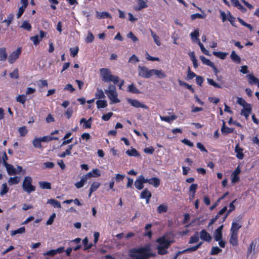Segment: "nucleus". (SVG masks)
Listing matches in <instances>:
<instances>
[{"label":"nucleus","instance_id":"11","mask_svg":"<svg viewBox=\"0 0 259 259\" xmlns=\"http://www.w3.org/2000/svg\"><path fill=\"white\" fill-rule=\"evenodd\" d=\"M153 75H155L160 79L165 78L166 76L163 70L156 69H152L151 77Z\"/></svg>","mask_w":259,"mask_h":259},{"label":"nucleus","instance_id":"62","mask_svg":"<svg viewBox=\"0 0 259 259\" xmlns=\"http://www.w3.org/2000/svg\"><path fill=\"white\" fill-rule=\"evenodd\" d=\"M204 18L205 16L204 15L198 13L194 14L191 16V18L192 20H195L197 18L203 19Z\"/></svg>","mask_w":259,"mask_h":259},{"label":"nucleus","instance_id":"48","mask_svg":"<svg viewBox=\"0 0 259 259\" xmlns=\"http://www.w3.org/2000/svg\"><path fill=\"white\" fill-rule=\"evenodd\" d=\"M237 102L238 104L242 106L243 108L249 106L250 104L246 103V102L242 98L238 97Z\"/></svg>","mask_w":259,"mask_h":259},{"label":"nucleus","instance_id":"31","mask_svg":"<svg viewBox=\"0 0 259 259\" xmlns=\"http://www.w3.org/2000/svg\"><path fill=\"white\" fill-rule=\"evenodd\" d=\"M140 197L142 199L151 198V193L148 190V189H145L141 192Z\"/></svg>","mask_w":259,"mask_h":259},{"label":"nucleus","instance_id":"12","mask_svg":"<svg viewBox=\"0 0 259 259\" xmlns=\"http://www.w3.org/2000/svg\"><path fill=\"white\" fill-rule=\"evenodd\" d=\"M40 36H38V35H36L34 36H32L30 37V39L33 41V44L36 45L39 44L40 41L41 39L45 36V33L42 30H40L39 31Z\"/></svg>","mask_w":259,"mask_h":259},{"label":"nucleus","instance_id":"9","mask_svg":"<svg viewBox=\"0 0 259 259\" xmlns=\"http://www.w3.org/2000/svg\"><path fill=\"white\" fill-rule=\"evenodd\" d=\"M65 251L64 247H60L56 249H52L47 251L43 253L44 256L50 255L51 256H54L57 254H60Z\"/></svg>","mask_w":259,"mask_h":259},{"label":"nucleus","instance_id":"22","mask_svg":"<svg viewBox=\"0 0 259 259\" xmlns=\"http://www.w3.org/2000/svg\"><path fill=\"white\" fill-rule=\"evenodd\" d=\"M230 58L231 60L236 63H240L241 61L240 57L234 51H232Z\"/></svg>","mask_w":259,"mask_h":259},{"label":"nucleus","instance_id":"43","mask_svg":"<svg viewBox=\"0 0 259 259\" xmlns=\"http://www.w3.org/2000/svg\"><path fill=\"white\" fill-rule=\"evenodd\" d=\"M203 244L202 242H199L197 245L182 251V252L194 251L198 249Z\"/></svg>","mask_w":259,"mask_h":259},{"label":"nucleus","instance_id":"21","mask_svg":"<svg viewBox=\"0 0 259 259\" xmlns=\"http://www.w3.org/2000/svg\"><path fill=\"white\" fill-rule=\"evenodd\" d=\"M177 116L175 115H172L170 116H160V118L162 121H164L168 123H171L172 121L176 119Z\"/></svg>","mask_w":259,"mask_h":259},{"label":"nucleus","instance_id":"54","mask_svg":"<svg viewBox=\"0 0 259 259\" xmlns=\"http://www.w3.org/2000/svg\"><path fill=\"white\" fill-rule=\"evenodd\" d=\"M207 80L208 84L213 86V87L219 89L222 88V86L219 84L216 83L215 81H214L213 79L210 78H207Z\"/></svg>","mask_w":259,"mask_h":259},{"label":"nucleus","instance_id":"8","mask_svg":"<svg viewBox=\"0 0 259 259\" xmlns=\"http://www.w3.org/2000/svg\"><path fill=\"white\" fill-rule=\"evenodd\" d=\"M21 53V50L20 48L12 52L9 56L8 61L10 64L13 63L19 57Z\"/></svg>","mask_w":259,"mask_h":259},{"label":"nucleus","instance_id":"1","mask_svg":"<svg viewBox=\"0 0 259 259\" xmlns=\"http://www.w3.org/2000/svg\"><path fill=\"white\" fill-rule=\"evenodd\" d=\"M130 256L135 259H148L156 256V253L152 252L151 245L147 244L144 246L131 249Z\"/></svg>","mask_w":259,"mask_h":259},{"label":"nucleus","instance_id":"13","mask_svg":"<svg viewBox=\"0 0 259 259\" xmlns=\"http://www.w3.org/2000/svg\"><path fill=\"white\" fill-rule=\"evenodd\" d=\"M223 225L220 226L215 231H214L213 237L215 240H219L222 239V230L223 229Z\"/></svg>","mask_w":259,"mask_h":259},{"label":"nucleus","instance_id":"18","mask_svg":"<svg viewBox=\"0 0 259 259\" xmlns=\"http://www.w3.org/2000/svg\"><path fill=\"white\" fill-rule=\"evenodd\" d=\"M96 17L97 19H103L106 18H112L111 15L107 12H98L96 11Z\"/></svg>","mask_w":259,"mask_h":259},{"label":"nucleus","instance_id":"4","mask_svg":"<svg viewBox=\"0 0 259 259\" xmlns=\"http://www.w3.org/2000/svg\"><path fill=\"white\" fill-rule=\"evenodd\" d=\"M105 92L110 99L111 103L116 104L120 102V100L117 98L118 94L115 85L110 84Z\"/></svg>","mask_w":259,"mask_h":259},{"label":"nucleus","instance_id":"28","mask_svg":"<svg viewBox=\"0 0 259 259\" xmlns=\"http://www.w3.org/2000/svg\"><path fill=\"white\" fill-rule=\"evenodd\" d=\"M149 184L153 185L155 188H157L160 184V180L156 177L150 179Z\"/></svg>","mask_w":259,"mask_h":259},{"label":"nucleus","instance_id":"7","mask_svg":"<svg viewBox=\"0 0 259 259\" xmlns=\"http://www.w3.org/2000/svg\"><path fill=\"white\" fill-rule=\"evenodd\" d=\"M127 101L129 104H130L132 106L135 108H142L145 109H148V107L145 105L144 104L140 102L138 100L136 99H127Z\"/></svg>","mask_w":259,"mask_h":259},{"label":"nucleus","instance_id":"49","mask_svg":"<svg viewBox=\"0 0 259 259\" xmlns=\"http://www.w3.org/2000/svg\"><path fill=\"white\" fill-rule=\"evenodd\" d=\"M14 19V15L13 14H9L7 18L4 20L3 22L7 24V26H8L12 23L13 20Z\"/></svg>","mask_w":259,"mask_h":259},{"label":"nucleus","instance_id":"32","mask_svg":"<svg viewBox=\"0 0 259 259\" xmlns=\"http://www.w3.org/2000/svg\"><path fill=\"white\" fill-rule=\"evenodd\" d=\"M213 54L215 56L221 59H225L228 54L227 53L222 52H213Z\"/></svg>","mask_w":259,"mask_h":259},{"label":"nucleus","instance_id":"17","mask_svg":"<svg viewBox=\"0 0 259 259\" xmlns=\"http://www.w3.org/2000/svg\"><path fill=\"white\" fill-rule=\"evenodd\" d=\"M235 152L236 153V157L239 159H242L244 157V154L243 153V149L237 144L235 146Z\"/></svg>","mask_w":259,"mask_h":259},{"label":"nucleus","instance_id":"15","mask_svg":"<svg viewBox=\"0 0 259 259\" xmlns=\"http://www.w3.org/2000/svg\"><path fill=\"white\" fill-rule=\"evenodd\" d=\"M5 167L9 175H15L18 174L16 168H15L12 165L6 163Z\"/></svg>","mask_w":259,"mask_h":259},{"label":"nucleus","instance_id":"26","mask_svg":"<svg viewBox=\"0 0 259 259\" xmlns=\"http://www.w3.org/2000/svg\"><path fill=\"white\" fill-rule=\"evenodd\" d=\"M255 247V243L253 241H252L249 245V246L247 250V256L248 257L252 252L254 251Z\"/></svg>","mask_w":259,"mask_h":259},{"label":"nucleus","instance_id":"52","mask_svg":"<svg viewBox=\"0 0 259 259\" xmlns=\"http://www.w3.org/2000/svg\"><path fill=\"white\" fill-rule=\"evenodd\" d=\"M126 153L130 156H138L139 155L138 151L134 148L127 150Z\"/></svg>","mask_w":259,"mask_h":259},{"label":"nucleus","instance_id":"56","mask_svg":"<svg viewBox=\"0 0 259 259\" xmlns=\"http://www.w3.org/2000/svg\"><path fill=\"white\" fill-rule=\"evenodd\" d=\"M128 91L130 92L135 94H138L140 93L139 90L137 89L133 84H132L128 86Z\"/></svg>","mask_w":259,"mask_h":259},{"label":"nucleus","instance_id":"39","mask_svg":"<svg viewBox=\"0 0 259 259\" xmlns=\"http://www.w3.org/2000/svg\"><path fill=\"white\" fill-rule=\"evenodd\" d=\"M199 35V30L198 29L195 30L194 32H192L190 34L191 38L193 41L197 43V39H199L198 37Z\"/></svg>","mask_w":259,"mask_h":259},{"label":"nucleus","instance_id":"2","mask_svg":"<svg viewBox=\"0 0 259 259\" xmlns=\"http://www.w3.org/2000/svg\"><path fill=\"white\" fill-rule=\"evenodd\" d=\"M100 72L102 79L105 82H109L112 81L115 84L119 81V77L117 76L112 75L110 70L107 68H101Z\"/></svg>","mask_w":259,"mask_h":259},{"label":"nucleus","instance_id":"25","mask_svg":"<svg viewBox=\"0 0 259 259\" xmlns=\"http://www.w3.org/2000/svg\"><path fill=\"white\" fill-rule=\"evenodd\" d=\"M135 187L138 190H141L143 188V183L142 181L140 176H139L135 182Z\"/></svg>","mask_w":259,"mask_h":259},{"label":"nucleus","instance_id":"35","mask_svg":"<svg viewBox=\"0 0 259 259\" xmlns=\"http://www.w3.org/2000/svg\"><path fill=\"white\" fill-rule=\"evenodd\" d=\"M25 232V228L24 227H21L17 230H13L11 232L12 236L15 235L17 234H23Z\"/></svg>","mask_w":259,"mask_h":259},{"label":"nucleus","instance_id":"37","mask_svg":"<svg viewBox=\"0 0 259 259\" xmlns=\"http://www.w3.org/2000/svg\"><path fill=\"white\" fill-rule=\"evenodd\" d=\"M16 101L20 103L24 104L26 101V96L24 94L20 95L16 97Z\"/></svg>","mask_w":259,"mask_h":259},{"label":"nucleus","instance_id":"46","mask_svg":"<svg viewBox=\"0 0 259 259\" xmlns=\"http://www.w3.org/2000/svg\"><path fill=\"white\" fill-rule=\"evenodd\" d=\"M95 96L97 99H102L105 98L104 92L102 90L99 89H98L97 90V92L96 93Z\"/></svg>","mask_w":259,"mask_h":259},{"label":"nucleus","instance_id":"61","mask_svg":"<svg viewBox=\"0 0 259 259\" xmlns=\"http://www.w3.org/2000/svg\"><path fill=\"white\" fill-rule=\"evenodd\" d=\"M228 20L230 22L232 25L235 26V18L232 16L230 13H228Z\"/></svg>","mask_w":259,"mask_h":259},{"label":"nucleus","instance_id":"6","mask_svg":"<svg viewBox=\"0 0 259 259\" xmlns=\"http://www.w3.org/2000/svg\"><path fill=\"white\" fill-rule=\"evenodd\" d=\"M138 75L145 78L151 77L152 69H149L145 66L139 65L138 68Z\"/></svg>","mask_w":259,"mask_h":259},{"label":"nucleus","instance_id":"10","mask_svg":"<svg viewBox=\"0 0 259 259\" xmlns=\"http://www.w3.org/2000/svg\"><path fill=\"white\" fill-rule=\"evenodd\" d=\"M200 238L203 241L210 242L212 239V237L209 233H208L205 229L202 230L199 232Z\"/></svg>","mask_w":259,"mask_h":259},{"label":"nucleus","instance_id":"19","mask_svg":"<svg viewBox=\"0 0 259 259\" xmlns=\"http://www.w3.org/2000/svg\"><path fill=\"white\" fill-rule=\"evenodd\" d=\"M150 31L151 32V36L153 39L154 41L156 44L157 46H160L161 45L160 37L158 35H157L154 31H153L151 29H150Z\"/></svg>","mask_w":259,"mask_h":259},{"label":"nucleus","instance_id":"29","mask_svg":"<svg viewBox=\"0 0 259 259\" xmlns=\"http://www.w3.org/2000/svg\"><path fill=\"white\" fill-rule=\"evenodd\" d=\"M20 180L19 177H11L8 181V183L10 185H16L19 183Z\"/></svg>","mask_w":259,"mask_h":259},{"label":"nucleus","instance_id":"3","mask_svg":"<svg viewBox=\"0 0 259 259\" xmlns=\"http://www.w3.org/2000/svg\"><path fill=\"white\" fill-rule=\"evenodd\" d=\"M156 241L158 244L156 247L158 250V253L159 254L167 253V249L170 246V242L163 237L158 238Z\"/></svg>","mask_w":259,"mask_h":259},{"label":"nucleus","instance_id":"44","mask_svg":"<svg viewBox=\"0 0 259 259\" xmlns=\"http://www.w3.org/2000/svg\"><path fill=\"white\" fill-rule=\"evenodd\" d=\"M96 104L98 108H105L107 106V103L105 100H98L96 102Z\"/></svg>","mask_w":259,"mask_h":259},{"label":"nucleus","instance_id":"63","mask_svg":"<svg viewBox=\"0 0 259 259\" xmlns=\"http://www.w3.org/2000/svg\"><path fill=\"white\" fill-rule=\"evenodd\" d=\"M73 113V110L72 108H68L65 112V115L66 116L68 119H69Z\"/></svg>","mask_w":259,"mask_h":259},{"label":"nucleus","instance_id":"38","mask_svg":"<svg viewBox=\"0 0 259 259\" xmlns=\"http://www.w3.org/2000/svg\"><path fill=\"white\" fill-rule=\"evenodd\" d=\"M8 190L9 188L7 187V184H3L0 189V195L3 196L4 195L6 194L8 192Z\"/></svg>","mask_w":259,"mask_h":259},{"label":"nucleus","instance_id":"51","mask_svg":"<svg viewBox=\"0 0 259 259\" xmlns=\"http://www.w3.org/2000/svg\"><path fill=\"white\" fill-rule=\"evenodd\" d=\"M200 59L201 60V61L203 62V64L208 65L209 66H212V64H213V62L210 61L209 59H206L204 56H200Z\"/></svg>","mask_w":259,"mask_h":259},{"label":"nucleus","instance_id":"30","mask_svg":"<svg viewBox=\"0 0 259 259\" xmlns=\"http://www.w3.org/2000/svg\"><path fill=\"white\" fill-rule=\"evenodd\" d=\"M168 206L166 204L159 205L157 207V212L159 213L165 212L167 211Z\"/></svg>","mask_w":259,"mask_h":259},{"label":"nucleus","instance_id":"50","mask_svg":"<svg viewBox=\"0 0 259 259\" xmlns=\"http://www.w3.org/2000/svg\"><path fill=\"white\" fill-rule=\"evenodd\" d=\"M101 184L98 182H93L90 187L91 192H94L100 187Z\"/></svg>","mask_w":259,"mask_h":259},{"label":"nucleus","instance_id":"59","mask_svg":"<svg viewBox=\"0 0 259 259\" xmlns=\"http://www.w3.org/2000/svg\"><path fill=\"white\" fill-rule=\"evenodd\" d=\"M222 251V249L219 248L218 246L212 247L211 250L210 254L211 255H215L218 254Z\"/></svg>","mask_w":259,"mask_h":259},{"label":"nucleus","instance_id":"41","mask_svg":"<svg viewBox=\"0 0 259 259\" xmlns=\"http://www.w3.org/2000/svg\"><path fill=\"white\" fill-rule=\"evenodd\" d=\"M199 240L198 233H196L194 235L191 236L190 238V240L189 243L190 244L194 243L197 242Z\"/></svg>","mask_w":259,"mask_h":259},{"label":"nucleus","instance_id":"53","mask_svg":"<svg viewBox=\"0 0 259 259\" xmlns=\"http://www.w3.org/2000/svg\"><path fill=\"white\" fill-rule=\"evenodd\" d=\"M18 132L20 136L22 137L25 136L28 133V131L25 126L19 127L18 129Z\"/></svg>","mask_w":259,"mask_h":259},{"label":"nucleus","instance_id":"14","mask_svg":"<svg viewBox=\"0 0 259 259\" xmlns=\"http://www.w3.org/2000/svg\"><path fill=\"white\" fill-rule=\"evenodd\" d=\"M230 243L233 246H237L238 244V233L231 232V236L229 240Z\"/></svg>","mask_w":259,"mask_h":259},{"label":"nucleus","instance_id":"33","mask_svg":"<svg viewBox=\"0 0 259 259\" xmlns=\"http://www.w3.org/2000/svg\"><path fill=\"white\" fill-rule=\"evenodd\" d=\"M88 174H91L90 178L92 177H98L101 176L100 171L97 168L93 169L92 171H90Z\"/></svg>","mask_w":259,"mask_h":259},{"label":"nucleus","instance_id":"58","mask_svg":"<svg viewBox=\"0 0 259 259\" xmlns=\"http://www.w3.org/2000/svg\"><path fill=\"white\" fill-rule=\"evenodd\" d=\"M21 27L28 31H30L31 29V26L30 24L27 21H24L22 23Z\"/></svg>","mask_w":259,"mask_h":259},{"label":"nucleus","instance_id":"57","mask_svg":"<svg viewBox=\"0 0 259 259\" xmlns=\"http://www.w3.org/2000/svg\"><path fill=\"white\" fill-rule=\"evenodd\" d=\"M221 131L223 133L228 134V133H232L233 132V129L231 128H230V127H228L225 126V123L224 122L223 125V126L222 127V128H221Z\"/></svg>","mask_w":259,"mask_h":259},{"label":"nucleus","instance_id":"42","mask_svg":"<svg viewBox=\"0 0 259 259\" xmlns=\"http://www.w3.org/2000/svg\"><path fill=\"white\" fill-rule=\"evenodd\" d=\"M82 123H83L82 126L84 128H90L91 127L92 124L90 123L89 121H88L84 118H82L80 120V123L81 124Z\"/></svg>","mask_w":259,"mask_h":259},{"label":"nucleus","instance_id":"27","mask_svg":"<svg viewBox=\"0 0 259 259\" xmlns=\"http://www.w3.org/2000/svg\"><path fill=\"white\" fill-rule=\"evenodd\" d=\"M147 2V1L146 0L145 1L143 0H137V3L138 5V7L136 9L137 10H141V9L147 8V5H146V3Z\"/></svg>","mask_w":259,"mask_h":259},{"label":"nucleus","instance_id":"40","mask_svg":"<svg viewBox=\"0 0 259 259\" xmlns=\"http://www.w3.org/2000/svg\"><path fill=\"white\" fill-rule=\"evenodd\" d=\"M7 58V54L5 48H0V61H4Z\"/></svg>","mask_w":259,"mask_h":259},{"label":"nucleus","instance_id":"5","mask_svg":"<svg viewBox=\"0 0 259 259\" xmlns=\"http://www.w3.org/2000/svg\"><path fill=\"white\" fill-rule=\"evenodd\" d=\"M32 179L30 177H25L24 179L22 188L23 190L27 193H31L35 190V186L32 185Z\"/></svg>","mask_w":259,"mask_h":259},{"label":"nucleus","instance_id":"55","mask_svg":"<svg viewBox=\"0 0 259 259\" xmlns=\"http://www.w3.org/2000/svg\"><path fill=\"white\" fill-rule=\"evenodd\" d=\"M94 39V36L93 34V33L89 31L88 33V35L85 38V42L87 43H90L92 42Z\"/></svg>","mask_w":259,"mask_h":259},{"label":"nucleus","instance_id":"64","mask_svg":"<svg viewBox=\"0 0 259 259\" xmlns=\"http://www.w3.org/2000/svg\"><path fill=\"white\" fill-rule=\"evenodd\" d=\"M127 37L131 38L134 42H136L138 40V38L132 32H129L127 34Z\"/></svg>","mask_w":259,"mask_h":259},{"label":"nucleus","instance_id":"60","mask_svg":"<svg viewBox=\"0 0 259 259\" xmlns=\"http://www.w3.org/2000/svg\"><path fill=\"white\" fill-rule=\"evenodd\" d=\"M70 53H71V55L72 57H74L75 56H76L77 55L78 51H79V48L77 47H75V48H70Z\"/></svg>","mask_w":259,"mask_h":259},{"label":"nucleus","instance_id":"47","mask_svg":"<svg viewBox=\"0 0 259 259\" xmlns=\"http://www.w3.org/2000/svg\"><path fill=\"white\" fill-rule=\"evenodd\" d=\"M39 185L41 189H50L51 188V184L49 182H40Z\"/></svg>","mask_w":259,"mask_h":259},{"label":"nucleus","instance_id":"20","mask_svg":"<svg viewBox=\"0 0 259 259\" xmlns=\"http://www.w3.org/2000/svg\"><path fill=\"white\" fill-rule=\"evenodd\" d=\"M47 204H51L55 208H61L60 202L54 199H49L47 201Z\"/></svg>","mask_w":259,"mask_h":259},{"label":"nucleus","instance_id":"34","mask_svg":"<svg viewBox=\"0 0 259 259\" xmlns=\"http://www.w3.org/2000/svg\"><path fill=\"white\" fill-rule=\"evenodd\" d=\"M41 142L40 138H35L32 141V144L35 148H41L42 147Z\"/></svg>","mask_w":259,"mask_h":259},{"label":"nucleus","instance_id":"45","mask_svg":"<svg viewBox=\"0 0 259 259\" xmlns=\"http://www.w3.org/2000/svg\"><path fill=\"white\" fill-rule=\"evenodd\" d=\"M178 82L180 85L184 86V87H186L188 89L190 90L192 93L194 92V90L192 88V85H189L188 83H187L186 82H184V81H182L181 80H179Z\"/></svg>","mask_w":259,"mask_h":259},{"label":"nucleus","instance_id":"23","mask_svg":"<svg viewBox=\"0 0 259 259\" xmlns=\"http://www.w3.org/2000/svg\"><path fill=\"white\" fill-rule=\"evenodd\" d=\"M251 110V108L250 105L247 106V107L243 108V109L241 110V115L244 116L246 119H247L249 114L250 113Z\"/></svg>","mask_w":259,"mask_h":259},{"label":"nucleus","instance_id":"24","mask_svg":"<svg viewBox=\"0 0 259 259\" xmlns=\"http://www.w3.org/2000/svg\"><path fill=\"white\" fill-rule=\"evenodd\" d=\"M241 227V225L237 222H233L230 229L231 232L238 233L239 229Z\"/></svg>","mask_w":259,"mask_h":259},{"label":"nucleus","instance_id":"16","mask_svg":"<svg viewBox=\"0 0 259 259\" xmlns=\"http://www.w3.org/2000/svg\"><path fill=\"white\" fill-rule=\"evenodd\" d=\"M246 77L248 79V82L250 84H256L259 87V79L251 74H248Z\"/></svg>","mask_w":259,"mask_h":259},{"label":"nucleus","instance_id":"36","mask_svg":"<svg viewBox=\"0 0 259 259\" xmlns=\"http://www.w3.org/2000/svg\"><path fill=\"white\" fill-rule=\"evenodd\" d=\"M197 43L200 47L201 51L203 53L208 56L210 55L208 51L204 48L203 45L200 41L199 39H197Z\"/></svg>","mask_w":259,"mask_h":259}]
</instances>
